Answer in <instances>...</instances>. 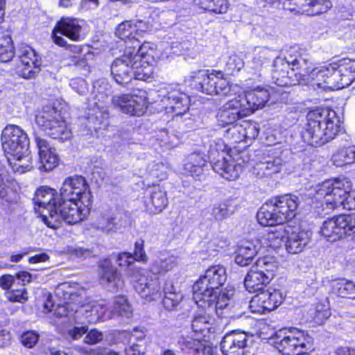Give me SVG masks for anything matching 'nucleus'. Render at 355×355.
I'll return each instance as SVG.
<instances>
[{"mask_svg": "<svg viewBox=\"0 0 355 355\" xmlns=\"http://www.w3.org/2000/svg\"><path fill=\"white\" fill-rule=\"evenodd\" d=\"M311 62L308 55L302 53L297 46L282 51L272 62L271 79L279 87H288L305 83L306 81L324 89L328 77V66L311 69Z\"/></svg>", "mask_w": 355, "mask_h": 355, "instance_id": "nucleus-1", "label": "nucleus"}, {"mask_svg": "<svg viewBox=\"0 0 355 355\" xmlns=\"http://www.w3.org/2000/svg\"><path fill=\"white\" fill-rule=\"evenodd\" d=\"M307 123L302 131L304 142L312 146H322L335 138L340 130L336 112L329 108H316L306 115Z\"/></svg>", "mask_w": 355, "mask_h": 355, "instance_id": "nucleus-2", "label": "nucleus"}, {"mask_svg": "<svg viewBox=\"0 0 355 355\" xmlns=\"http://www.w3.org/2000/svg\"><path fill=\"white\" fill-rule=\"evenodd\" d=\"M352 183L347 178L325 180L314 188L315 198L334 209L340 207L348 210L355 209V193H352Z\"/></svg>", "mask_w": 355, "mask_h": 355, "instance_id": "nucleus-3", "label": "nucleus"}, {"mask_svg": "<svg viewBox=\"0 0 355 355\" xmlns=\"http://www.w3.org/2000/svg\"><path fill=\"white\" fill-rule=\"evenodd\" d=\"M275 347L283 355H301L313 349V338L300 330H279L273 338Z\"/></svg>", "mask_w": 355, "mask_h": 355, "instance_id": "nucleus-4", "label": "nucleus"}, {"mask_svg": "<svg viewBox=\"0 0 355 355\" xmlns=\"http://www.w3.org/2000/svg\"><path fill=\"white\" fill-rule=\"evenodd\" d=\"M227 280L225 268L220 265L212 266L206 270L204 275L193 286V300L196 304L201 300H207L209 304L214 301V294L224 285Z\"/></svg>", "mask_w": 355, "mask_h": 355, "instance_id": "nucleus-5", "label": "nucleus"}, {"mask_svg": "<svg viewBox=\"0 0 355 355\" xmlns=\"http://www.w3.org/2000/svg\"><path fill=\"white\" fill-rule=\"evenodd\" d=\"M191 85L197 90L207 95L227 96L232 94V87L229 81L223 78L221 71L200 70L191 76Z\"/></svg>", "mask_w": 355, "mask_h": 355, "instance_id": "nucleus-6", "label": "nucleus"}, {"mask_svg": "<svg viewBox=\"0 0 355 355\" xmlns=\"http://www.w3.org/2000/svg\"><path fill=\"white\" fill-rule=\"evenodd\" d=\"M277 269V263L272 257L259 259L247 273L244 285L250 293L262 291L272 279Z\"/></svg>", "mask_w": 355, "mask_h": 355, "instance_id": "nucleus-7", "label": "nucleus"}, {"mask_svg": "<svg viewBox=\"0 0 355 355\" xmlns=\"http://www.w3.org/2000/svg\"><path fill=\"white\" fill-rule=\"evenodd\" d=\"M37 125L46 135L62 141L71 137V131L62 115L61 111L52 106H46L35 116Z\"/></svg>", "mask_w": 355, "mask_h": 355, "instance_id": "nucleus-8", "label": "nucleus"}, {"mask_svg": "<svg viewBox=\"0 0 355 355\" xmlns=\"http://www.w3.org/2000/svg\"><path fill=\"white\" fill-rule=\"evenodd\" d=\"M83 200H62L55 214L47 220V227L52 229L58 228L62 221L74 225L83 220L89 214V207Z\"/></svg>", "mask_w": 355, "mask_h": 355, "instance_id": "nucleus-9", "label": "nucleus"}, {"mask_svg": "<svg viewBox=\"0 0 355 355\" xmlns=\"http://www.w3.org/2000/svg\"><path fill=\"white\" fill-rule=\"evenodd\" d=\"M311 237V231L288 225L280 226L268 234V239H286V249L291 254H297L303 251L310 243Z\"/></svg>", "mask_w": 355, "mask_h": 355, "instance_id": "nucleus-10", "label": "nucleus"}, {"mask_svg": "<svg viewBox=\"0 0 355 355\" xmlns=\"http://www.w3.org/2000/svg\"><path fill=\"white\" fill-rule=\"evenodd\" d=\"M289 155L288 150H284L259 155L252 168L253 175L259 179L272 178L281 172L288 162Z\"/></svg>", "mask_w": 355, "mask_h": 355, "instance_id": "nucleus-11", "label": "nucleus"}, {"mask_svg": "<svg viewBox=\"0 0 355 355\" xmlns=\"http://www.w3.org/2000/svg\"><path fill=\"white\" fill-rule=\"evenodd\" d=\"M2 148L4 153L12 157L21 156L28 151L29 139L19 126L8 125L1 133Z\"/></svg>", "mask_w": 355, "mask_h": 355, "instance_id": "nucleus-12", "label": "nucleus"}, {"mask_svg": "<svg viewBox=\"0 0 355 355\" xmlns=\"http://www.w3.org/2000/svg\"><path fill=\"white\" fill-rule=\"evenodd\" d=\"M62 200H83L92 205V193L85 178L73 175L67 178L62 183L60 192Z\"/></svg>", "mask_w": 355, "mask_h": 355, "instance_id": "nucleus-13", "label": "nucleus"}, {"mask_svg": "<svg viewBox=\"0 0 355 355\" xmlns=\"http://www.w3.org/2000/svg\"><path fill=\"white\" fill-rule=\"evenodd\" d=\"M33 201L35 205H38L39 208H42V211H39L42 221L47 225V220L51 216L55 214L62 202L60 194L50 187L46 186L42 187L35 192Z\"/></svg>", "mask_w": 355, "mask_h": 355, "instance_id": "nucleus-14", "label": "nucleus"}, {"mask_svg": "<svg viewBox=\"0 0 355 355\" xmlns=\"http://www.w3.org/2000/svg\"><path fill=\"white\" fill-rule=\"evenodd\" d=\"M285 297L286 294L279 289L263 290L250 300V310L253 313L260 314L270 312L277 309L282 303Z\"/></svg>", "mask_w": 355, "mask_h": 355, "instance_id": "nucleus-15", "label": "nucleus"}, {"mask_svg": "<svg viewBox=\"0 0 355 355\" xmlns=\"http://www.w3.org/2000/svg\"><path fill=\"white\" fill-rule=\"evenodd\" d=\"M81 22L77 18L62 17L53 31L52 38L54 43L60 46L66 47L67 42L62 37V35L71 40L79 41L82 30Z\"/></svg>", "mask_w": 355, "mask_h": 355, "instance_id": "nucleus-16", "label": "nucleus"}, {"mask_svg": "<svg viewBox=\"0 0 355 355\" xmlns=\"http://www.w3.org/2000/svg\"><path fill=\"white\" fill-rule=\"evenodd\" d=\"M55 294L62 297L64 304H58L53 309V313L58 317L68 316L71 312L77 311V309L71 306H83V297L77 292H73L68 284L64 283L59 285L55 289Z\"/></svg>", "mask_w": 355, "mask_h": 355, "instance_id": "nucleus-17", "label": "nucleus"}, {"mask_svg": "<svg viewBox=\"0 0 355 355\" xmlns=\"http://www.w3.org/2000/svg\"><path fill=\"white\" fill-rule=\"evenodd\" d=\"M285 10L307 15H318L327 12L332 3L329 0H280Z\"/></svg>", "mask_w": 355, "mask_h": 355, "instance_id": "nucleus-18", "label": "nucleus"}, {"mask_svg": "<svg viewBox=\"0 0 355 355\" xmlns=\"http://www.w3.org/2000/svg\"><path fill=\"white\" fill-rule=\"evenodd\" d=\"M131 49H124L123 54L116 58L111 65V75L114 81L121 85H127L134 79L133 53Z\"/></svg>", "mask_w": 355, "mask_h": 355, "instance_id": "nucleus-19", "label": "nucleus"}, {"mask_svg": "<svg viewBox=\"0 0 355 355\" xmlns=\"http://www.w3.org/2000/svg\"><path fill=\"white\" fill-rule=\"evenodd\" d=\"M111 101L115 107L120 108L121 112L131 116L143 115L148 106L146 98L138 95H116L112 97Z\"/></svg>", "mask_w": 355, "mask_h": 355, "instance_id": "nucleus-20", "label": "nucleus"}, {"mask_svg": "<svg viewBox=\"0 0 355 355\" xmlns=\"http://www.w3.org/2000/svg\"><path fill=\"white\" fill-rule=\"evenodd\" d=\"M249 339L244 331L227 333L220 343L221 352L224 355H244L249 347Z\"/></svg>", "mask_w": 355, "mask_h": 355, "instance_id": "nucleus-21", "label": "nucleus"}, {"mask_svg": "<svg viewBox=\"0 0 355 355\" xmlns=\"http://www.w3.org/2000/svg\"><path fill=\"white\" fill-rule=\"evenodd\" d=\"M17 55L19 58L21 67L19 73L24 78L30 79L40 70L42 58L35 51L28 45H21L17 50Z\"/></svg>", "mask_w": 355, "mask_h": 355, "instance_id": "nucleus-22", "label": "nucleus"}, {"mask_svg": "<svg viewBox=\"0 0 355 355\" xmlns=\"http://www.w3.org/2000/svg\"><path fill=\"white\" fill-rule=\"evenodd\" d=\"M245 116H248L247 112L242 105V101L239 98L231 99L225 103L217 112L218 122L223 127L234 124L239 119Z\"/></svg>", "mask_w": 355, "mask_h": 355, "instance_id": "nucleus-23", "label": "nucleus"}, {"mask_svg": "<svg viewBox=\"0 0 355 355\" xmlns=\"http://www.w3.org/2000/svg\"><path fill=\"white\" fill-rule=\"evenodd\" d=\"M135 278V289L141 297L152 301L159 297L160 284L157 277H149L139 272Z\"/></svg>", "mask_w": 355, "mask_h": 355, "instance_id": "nucleus-24", "label": "nucleus"}, {"mask_svg": "<svg viewBox=\"0 0 355 355\" xmlns=\"http://www.w3.org/2000/svg\"><path fill=\"white\" fill-rule=\"evenodd\" d=\"M284 223L295 216L300 204L299 198L292 194L275 196L269 200Z\"/></svg>", "mask_w": 355, "mask_h": 355, "instance_id": "nucleus-25", "label": "nucleus"}, {"mask_svg": "<svg viewBox=\"0 0 355 355\" xmlns=\"http://www.w3.org/2000/svg\"><path fill=\"white\" fill-rule=\"evenodd\" d=\"M209 162L213 170L227 180L238 178L244 168L239 159L235 161L230 154L224 156V159L220 157Z\"/></svg>", "mask_w": 355, "mask_h": 355, "instance_id": "nucleus-26", "label": "nucleus"}, {"mask_svg": "<svg viewBox=\"0 0 355 355\" xmlns=\"http://www.w3.org/2000/svg\"><path fill=\"white\" fill-rule=\"evenodd\" d=\"M35 141L39 154L38 168L44 171H52L58 166L60 162L56 150L45 139L35 137Z\"/></svg>", "mask_w": 355, "mask_h": 355, "instance_id": "nucleus-27", "label": "nucleus"}, {"mask_svg": "<svg viewBox=\"0 0 355 355\" xmlns=\"http://www.w3.org/2000/svg\"><path fill=\"white\" fill-rule=\"evenodd\" d=\"M270 93L263 87H257L252 90L248 91L243 96H239V100L242 101V105L247 112L248 115L255 110L264 107L268 101Z\"/></svg>", "mask_w": 355, "mask_h": 355, "instance_id": "nucleus-28", "label": "nucleus"}, {"mask_svg": "<svg viewBox=\"0 0 355 355\" xmlns=\"http://www.w3.org/2000/svg\"><path fill=\"white\" fill-rule=\"evenodd\" d=\"M188 96L177 90L168 92L162 96L161 103L168 113L175 116L182 115L189 110Z\"/></svg>", "mask_w": 355, "mask_h": 355, "instance_id": "nucleus-29", "label": "nucleus"}, {"mask_svg": "<svg viewBox=\"0 0 355 355\" xmlns=\"http://www.w3.org/2000/svg\"><path fill=\"white\" fill-rule=\"evenodd\" d=\"M234 293L233 290H227L223 293L218 292V295L214 294L212 299H214V301H211L209 304L205 300H201L198 304L203 308H209L214 304L216 312L218 315L225 318H234V315H231V309L234 308L232 300Z\"/></svg>", "mask_w": 355, "mask_h": 355, "instance_id": "nucleus-30", "label": "nucleus"}, {"mask_svg": "<svg viewBox=\"0 0 355 355\" xmlns=\"http://www.w3.org/2000/svg\"><path fill=\"white\" fill-rule=\"evenodd\" d=\"M178 344L188 355H217L216 349L205 340H202V338L182 336Z\"/></svg>", "mask_w": 355, "mask_h": 355, "instance_id": "nucleus-31", "label": "nucleus"}, {"mask_svg": "<svg viewBox=\"0 0 355 355\" xmlns=\"http://www.w3.org/2000/svg\"><path fill=\"white\" fill-rule=\"evenodd\" d=\"M100 275L101 284L108 291L115 292L123 288V281L110 261L105 260L101 264Z\"/></svg>", "mask_w": 355, "mask_h": 355, "instance_id": "nucleus-32", "label": "nucleus"}, {"mask_svg": "<svg viewBox=\"0 0 355 355\" xmlns=\"http://www.w3.org/2000/svg\"><path fill=\"white\" fill-rule=\"evenodd\" d=\"M149 193L144 201L146 211L150 214L162 212L168 205L166 192L159 186H155L150 189Z\"/></svg>", "mask_w": 355, "mask_h": 355, "instance_id": "nucleus-33", "label": "nucleus"}, {"mask_svg": "<svg viewBox=\"0 0 355 355\" xmlns=\"http://www.w3.org/2000/svg\"><path fill=\"white\" fill-rule=\"evenodd\" d=\"M261 248L260 242L246 241L240 244L236 251L235 263L241 266L250 265Z\"/></svg>", "mask_w": 355, "mask_h": 355, "instance_id": "nucleus-34", "label": "nucleus"}, {"mask_svg": "<svg viewBox=\"0 0 355 355\" xmlns=\"http://www.w3.org/2000/svg\"><path fill=\"white\" fill-rule=\"evenodd\" d=\"M94 97L90 101V104L94 105V108L98 110L103 114L107 115V103L109 102V96L107 92L108 84L105 80H99L94 85Z\"/></svg>", "mask_w": 355, "mask_h": 355, "instance_id": "nucleus-35", "label": "nucleus"}, {"mask_svg": "<svg viewBox=\"0 0 355 355\" xmlns=\"http://www.w3.org/2000/svg\"><path fill=\"white\" fill-rule=\"evenodd\" d=\"M349 76L340 73L337 68L334 67V62L328 65V77L325 79L324 89H340L349 85Z\"/></svg>", "mask_w": 355, "mask_h": 355, "instance_id": "nucleus-36", "label": "nucleus"}, {"mask_svg": "<svg viewBox=\"0 0 355 355\" xmlns=\"http://www.w3.org/2000/svg\"><path fill=\"white\" fill-rule=\"evenodd\" d=\"M162 305L166 310H175L183 299L182 293L174 286L171 280H166L163 288Z\"/></svg>", "mask_w": 355, "mask_h": 355, "instance_id": "nucleus-37", "label": "nucleus"}, {"mask_svg": "<svg viewBox=\"0 0 355 355\" xmlns=\"http://www.w3.org/2000/svg\"><path fill=\"white\" fill-rule=\"evenodd\" d=\"M271 56L270 51L263 49L254 55L247 65L248 72L256 77H260L263 69L270 63Z\"/></svg>", "mask_w": 355, "mask_h": 355, "instance_id": "nucleus-38", "label": "nucleus"}, {"mask_svg": "<svg viewBox=\"0 0 355 355\" xmlns=\"http://www.w3.org/2000/svg\"><path fill=\"white\" fill-rule=\"evenodd\" d=\"M257 218L258 222L263 226H273L284 223L270 200L260 208L257 214Z\"/></svg>", "mask_w": 355, "mask_h": 355, "instance_id": "nucleus-39", "label": "nucleus"}, {"mask_svg": "<svg viewBox=\"0 0 355 355\" xmlns=\"http://www.w3.org/2000/svg\"><path fill=\"white\" fill-rule=\"evenodd\" d=\"M342 231L338 216L324 220L320 229L321 234L329 242H334L343 238Z\"/></svg>", "mask_w": 355, "mask_h": 355, "instance_id": "nucleus-40", "label": "nucleus"}, {"mask_svg": "<svg viewBox=\"0 0 355 355\" xmlns=\"http://www.w3.org/2000/svg\"><path fill=\"white\" fill-rule=\"evenodd\" d=\"M177 264V257L167 253H163L151 263L150 271L154 275L164 273L172 270Z\"/></svg>", "mask_w": 355, "mask_h": 355, "instance_id": "nucleus-41", "label": "nucleus"}, {"mask_svg": "<svg viewBox=\"0 0 355 355\" xmlns=\"http://www.w3.org/2000/svg\"><path fill=\"white\" fill-rule=\"evenodd\" d=\"M331 292L341 297L354 299L355 297V285L346 279H337L331 282Z\"/></svg>", "mask_w": 355, "mask_h": 355, "instance_id": "nucleus-42", "label": "nucleus"}, {"mask_svg": "<svg viewBox=\"0 0 355 355\" xmlns=\"http://www.w3.org/2000/svg\"><path fill=\"white\" fill-rule=\"evenodd\" d=\"M206 166V160L202 154L193 153L187 157L184 164V170L192 176H199Z\"/></svg>", "mask_w": 355, "mask_h": 355, "instance_id": "nucleus-43", "label": "nucleus"}, {"mask_svg": "<svg viewBox=\"0 0 355 355\" xmlns=\"http://www.w3.org/2000/svg\"><path fill=\"white\" fill-rule=\"evenodd\" d=\"M199 8L216 14L225 13L229 8L227 0H193Z\"/></svg>", "mask_w": 355, "mask_h": 355, "instance_id": "nucleus-44", "label": "nucleus"}, {"mask_svg": "<svg viewBox=\"0 0 355 355\" xmlns=\"http://www.w3.org/2000/svg\"><path fill=\"white\" fill-rule=\"evenodd\" d=\"M213 320L209 314H199L193 318L191 329L193 332L201 334V338H205L210 331Z\"/></svg>", "mask_w": 355, "mask_h": 355, "instance_id": "nucleus-45", "label": "nucleus"}, {"mask_svg": "<svg viewBox=\"0 0 355 355\" xmlns=\"http://www.w3.org/2000/svg\"><path fill=\"white\" fill-rule=\"evenodd\" d=\"M334 165L343 166L355 162V146L338 150L331 157Z\"/></svg>", "mask_w": 355, "mask_h": 355, "instance_id": "nucleus-46", "label": "nucleus"}, {"mask_svg": "<svg viewBox=\"0 0 355 355\" xmlns=\"http://www.w3.org/2000/svg\"><path fill=\"white\" fill-rule=\"evenodd\" d=\"M133 67L134 79L147 80L153 74V67L148 60H134Z\"/></svg>", "mask_w": 355, "mask_h": 355, "instance_id": "nucleus-47", "label": "nucleus"}, {"mask_svg": "<svg viewBox=\"0 0 355 355\" xmlns=\"http://www.w3.org/2000/svg\"><path fill=\"white\" fill-rule=\"evenodd\" d=\"M116 218L103 216L92 224V228L102 234H111L117 232L118 227L115 224Z\"/></svg>", "mask_w": 355, "mask_h": 355, "instance_id": "nucleus-48", "label": "nucleus"}, {"mask_svg": "<svg viewBox=\"0 0 355 355\" xmlns=\"http://www.w3.org/2000/svg\"><path fill=\"white\" fill-rule=\"evenodd\" d=\"M228 154L227 146L222 139H218L210 142L208 150L209 162L220 157L224 159V156H227Z\"/></svg>", "mask_w": 355, "mask_h": 355, "instance_id": "nucleus-49", "label": "nucleus"}, {"mask_svg": "<svg viewBox=\"0 0 355 355\" xmlns=\"http://www.w3.org/2000/svg\"><path fill=\"white\" fill-rule=\"evenodd\" d=\"M31 158L29 155L28 151L21 156H13V161L10 160V158H8V161L10 162L13 170L16 172H19V173H23L31 168Z\"/></svg>", "mask_w": 355, "mask_h": 355, "instance_id": "nucleus-50", "label": "nucleus"}, {"mask_svg": "<svg viewBox=\"0 0 355 355\" xmlns=\"http://www.w3.org/2000/svg\"><path fill=\"white\" fill-rule=\"evenodd\" d=\"M334 67L337 68L340 73L349 76V85L355 79V60L343 58L334 62Z\"/></svg>", "mask_w": 355, "mask_h": 355, "instance_id": "nucleus-51", "label": "nucleus"}, {"mask_svg": "<svg viewBox=\"0 0 355 355\" xmlns=\"http://www.w3.org/2000/svg\"><path fill=\"white\" fill-rule=\"evenodd\" d=\"M116 35L121 40L126 42L127 40H135V29L134 21H125L120 24L116 29Z\"/></svg>", "mask_w": 355, "mask_h": 355, "instance_id": "nucleus-52", "label": "nucleus"}, {"mask_svg": "<svg viewBox=\"0 0 355 355\" xmlns=\"http://www.w3.org/2000/svg\"><path fill=\"white\" fill-rule=\"evenodd\" d=\"M135 44L133 46H126L125 49H131L133 52L131 58L134 60H148V58L150 56L148 49V44H143L142 45L139 44V40H135L134 42Z\"/></svg>", "mask_w": 355, "mask_h": 355, "instance_id": "nucleus-53", "label": "nucleus"}, {"mask_svg": "<svg viewBox=\"0 0 355 355\" xmlns=\"http://www.w3.org/2000/svg\"><path fill=\"white\" fill-rule=\"evenodd\" d=\"M112 312L114 315H119L126 318L130 316V306L128 304L125 297L117 296L115 297L113 303Z\"/></svg>", "mask_w": 355, "mask_h": 355, "instance_id": "nucleus-54", "label": "nucleus"}, {"mask_svg": "<svg viewBox=\"0 0 355 355\" xmlns=\"http://www.w3.org/2000/svg\"><path fill=\"white\" fill-rule=\"evenodd\" d=\"M338 221L343 237L355 233V215H339Z\"/></svg>", "mask_w": 355, "mask_h": 355, "instance_id": "nucleus-55", "label": "nucleus"}, {"mask_svg": "<svg viewBox=\"0 0 355 355\" xmlns=\"http://www.w3.org/2000/svg\"><path fill=\"white\" fill-rule=\"evenodd\" d=\"M244 67L243 59L237 55H232L225 60V70L229 74L241 71Z\"/></svg>", "mask_w": 355, "mask_h": 355, "instance_id": "nucleus-56", "label": "nucleus"}, {"mask_svg": "<svg viewBox=\"0 0 355 355\" xmlns=\"http://www.w3.org/2000/svg\"><path fill=\"white\" fill-rule=\"evenodd\" d=\"M148 174L152 178H155L162 180L167 177V167L161 162H153L150 164L147 168Z\"/></svg>", "mask_w": 355, "mask_h": 355, "instance_id": "nucleus-57", "label": "nucleus"}, {"mask_svg": "<svg viewBox=\"0 0 355 355\" xmlns=\"http://www.w3.org/2000/svg\"><path fill=\"white\" fill-rule=\"evenodd\" d=\"M241 130V125L232 124L225 130L224 136L230 142L239 143L243 141Z\"/></svg>", "mask_w": 355, "mask_h": 355, "instance_id": "nucleus-58", "label": "nucleus"}, {"mask_svg": "<svg viewBox=\"0 0 355 355\" xmlns=\"http://www.w3.org/2000/svg\"><path fill=\"white\" fill-rule=\"evenodd\" d=\"M211 214L216 220L221 221L229 217L232 214V211L225 203L215 204Z\"/></svg>", "mask_w": 355, "mask_h": 355, "instance_id": "nucleus-59", "label": "nucleus"}, {"mask_svg": "<svg viewBox=\"0 0 355 355\" xmlns=\"http://www.w3.org/2000/svg\"><path fill=\"white\" fill-rule=\"evenodd\" d=\"M6 297L10 302L24 303L28 300V293L24 288L20 289L12 288L6 293Z\"/></svg>", "mask_w": 355, "mask_h": 355, "instance_id": "nucleus-60", "label": "nucleus"}, {"mask_svg": "<svg viewBox=\"0 0 355 355\" xmlns=\"http://www.w3.org/2000/svg\"><path fill=\"white\" fill-rule=\"evenodd\" d=\"M116 261L121 268L132 270L135 260L132 254L130 252H123L117 255Z\"/></svg>", "mask_w": 355, "mask_h": 355, "instance_id": "nucleus-61", "label": "nucleus"}, {"mask_svg": "<svg viewBox=\"0 0 355 355\" xmlns=\"http://www.w3.org/2000/svg\"><path fill=\"white\" fill-rule=\"evenodd\" d=\"M39 340V334L35 331H28L21 336V342L28 348L33 347Z\"/></svg>", "mask_w": 355, "mask_h": 355, "instance_id": "nucleus-62", "label": "nucleus"}, {"mask_svg": "<svg viewBox=\"0 0 355 355\" xmlns=\"http://www.w3.org/2000/svg\"><path fill=\"white\" fill-rule=\"evenodd\" d=\"M243 140L247 142L248 140L254 139L259 135V129L254 123H248L245 127L242 126Z\"/></svg>", "mask_w": 355, "mask_h": 355, "instance_id": "nucleus-63", "label": "nucleus"}, {"mask_svg": "<svg viewBox=\"0 0 355 355\" xmlns=\"http://www.w3.org/2000/svg\"><path fill=\"white\" fill-rule=\"evenodd\" d=\"M132 255L135 261L141 262L147 261L148 257L144 250V241L142 239L135 242L134 254Z\"/></svg>", "mask_w": 355, "mask_h": 355, "instance_id": "nucleus-64", "label": "nucleus"}]
</instances>
